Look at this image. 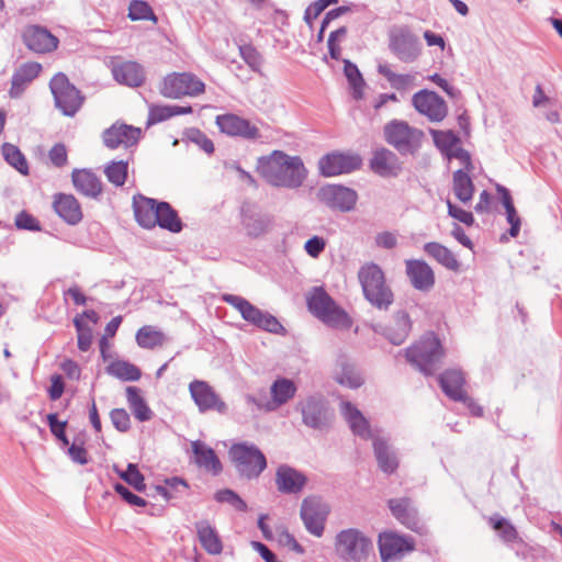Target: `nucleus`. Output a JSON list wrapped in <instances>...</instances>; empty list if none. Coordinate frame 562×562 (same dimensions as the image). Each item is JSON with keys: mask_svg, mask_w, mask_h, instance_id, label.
<instances>
[{"mask_svg": "<svg viewBox=\"0 0 562 562\" xmlns=\"http://www.w3.org/2000/svg\"><path fill=\"white\" fill-rule=\"evenodd\" d=\"M172 117V105H151L147 124H156Z\"/></svg>", "mask_w": 562, "mask_h": 562, "instance_id": "bf43d9fd", "label": "nucleus"}, {"mask_svg": "<svg viewBox=\"0 0 562 562\" xmlns=\"http://www.w3.org/2000/svg\"><path fill=\"white\" fill-rule=\"evenodd\" d=\"M188 138L196 144L201 149H203L207 154H212L214 151L213 142L200 130L191 128L188 131Z\"/></svg>", "mask_w": 562, "mask_h": 562, "instance_id": "052dcab7", "label": "nucleus"}, {"mask_svg": "<svg viewBox=\"0 0 562 562\" xmlns=\"http://www.w3.org/2000/svg\"><path fill=\"white\" fill-rule=\"evenodd\" d=\"M297 391L295 383L286 378L277 379L270 386L271 400L266 401V412H273L292 400Z\"/></svg>", "mask_w": 562, "mask_h": 562, "instance_id": "393cba45", "label": "nucleus"}, {"mask_svg": "<svg viewBox=\"0 0 562 562\" xmlns=\"http://www.w3.org/2000/svg\"><path fill=\"white\" fill-rule=\"evenodd\" d=\"M373 450L381 471L387 474L396 471L398 468V459L396 452L389 445L387 439L374 437Z\"/></svg>", "mask_w": 562, "mask_h": 562, "instance_id": "2f4dec72", "label": "nucleus"}, {"mask_svg": "<svg viewBox=\"0 0 562 562\" xmlns=\"http://www.w3.org/2000/svg\"><path fill=\"white\" fill-rule=\"evenodd\" d=\"M55 105L64 115L74 116L82 105L83 97L80 91L69 82L66 75L59 72L49 82Z\"/></svg>", "mask_w": 562, "mask_h": 562, "instance_id": "1a4fd4ad", "label": "nucleus"}, {"mask_svg": "<svg viewBox=\"0 0 562 562\" xmlns=\"http://www.w3.org/2000/svg\"><path fill=\"white\" fill-rule=\"evenodd\" d=\"M201 547L211 555H218L223 551L222 539L214 526L206 519L194 525Z\"/></svg>", "mask_w": 562, "mask_h": 562, "instance_id": "cd10ccee", "label": "nucleus"}, {"mask_svg": "<svg viewBox=\"0 0 562 562\" xmlns=\"http://www.w3.org/2000/svg\"><path fill=\"white\" fill-rule=\"evenodd\" d=\"M430 134L436 146L447 155L451 149H453L459 143L458 136L451 131H436L431 130Z\"/></svg>", "mask_w": 562, "mask_h": 562, "instance_id": "603ef678", "label": "nucleus"}, {"mask_svg": "<svg viewBox=\"0 0 562 562\" xmlns=\"http://www.w3.org/2000/svg\"><path fill=\"white\" fill-rule=\"evenodd\" d=\"M194 461L200 467L214 475L222 471V464L214 450L203 441L196 440L191 443Z\"/></svg>", "mask_w": 562, "mask_h": 562, "instance_id": "473e14b6", "label": "nucleus"}, {"mask_svg": "<svg viewBox=\"0 0 562 562\" xmlns=\"http://www.w3.org/2000/svg\"><path fill=\"white\" fill-rule=\"evenodd\" d=\"M239 53L245 63L254 70L260 71L262 65L261 55L251 45H243L239 47Z\"/></svg>", "mask_w": 562, "mask_h": 562, "instance_id": "4d7b16f0", "label": "nucleus"}, {"mask_svg": "<svg viewBox=\"0 0 562 562\" xmlns=\"http://www.w3.org/2000/svg\"><path fill=\"white\" fill-rule=\"evenodd\" d=\"M310 311L333 328L348 329L352 321L335 301L322 289L315 288L307 297Z\"/></svg>", "mask_w": 562, "mask_h": 562, "instance_id": "20e7f679", "label": "nucleus"}, {"mask_svg": "<svg viewBox=\"0 0 562 562\" xmlns=\"http://www.w3.org/2000/svg\"><path fill=\"white\" fill-rule=\"evenodd\" d=\"M23 41L29 49L35 53H49L57 48L58 38L47 29L30 25L23 31Z\"/></svg>", "mask_w": 562, "mask_h": 562, "instance_id": "412c9836", "label": "nucleus"}, {"mask_svg": "<svg viewBox=\"0 0 562 562\" xmlns=\"http://www.w3.org/2000/svg\"><path fill=\"white\" fill-rule=\"evenodd\" d=\"M114 79L128 87H138L145 80L143 67L135 61H124L112 68Z\"/></svg>", "mask_w": 562, "mask_h": 562, "instance_id": "7c9ffc66", "label": "nucleus"}, {"mask_svg": "<svg viewBox=\"0 0 562 562\" xmlns=\"http://www.w3.org/2000/svg\"><path fill=\"white\" fill-rule=\"evenodd\" d=\"M106 371L109 374L123 381H137L142 374L136 366L121 360L110 363Z\"/></svg>", "mask_w": 562, "mask_h": 562, "instance_id": "de8ad7c7", "label": "nucleus"}, {"mask_svg": "<svg viewBox=\"0 0 562 562\" xmlns=\"http://www.w3.org/2000/svg\"><path fill=\"white\" fill-rule=\"evenodd\" d=\"M127 161H111L105 167L104 173L112 184L121 187L125 183L127 177Z\"/></svg>", "mask_w": 562, "mask_h": 562, "instance_id": "8fccbe9b", "label": "nucleus"}, {"mask_svg": "<svg viewBox=\"0 0 562 562\" xmlns=\"http://www.w3.org/2000/svg\"><path fill=\"white\" fill-rule=\"evenodd\" d=\"M339 367L340 370L336 372V380L339 384L357 389L363 383L360 372L352 363L341 360Z\"/></svg>", "mask_w": 562, "mask_h": 562, "instance_id": "c03bdc74", "label": "nucleus"}, {"mask_svg": "<svg viewBox=\"0 0 562 562\" xmlns=\"http://www.w3.org/2000/svg\"><path fill=\"white\" fill-rule=\"evenodd\" d=\"M345 67L344 72L348 79V82L352 89V95L355 99H361L363 97V88L366 82L358 69V67L349 60H344Z\"/></svg>", "mask_w": 562, "mask_h": 562, "instance_id": "09e8293b", "label": "nucleus"}, {"mask_svg": "<svg viewBox=\"0 0 562 562\" xmlns=\"http://www.w3.org/2000/svg\"><path fill=\"white\" fill-rule=\"evenodd\" d=\"M317 196L328 207L340 212L353 210L358 200V194L353 189L338 184L322 187L318 190Z\"/></svg>", "mask_w": 562, "mask_h": 562, "instance_id": "4468645a", "label": "nucleus"}, {"mask_svg": "<svg viewBox=\"0 0 562 562\" xmlns=\"http://www.w3.org/2000/svg\"><path fill=\"white\" fill-rule=\"evenodd\" d=\"M74 324H75V327H76L77 334H78V348L81 351L89 350L91 342H92L91 329L89 327H86L79 317H76L74 319Z\"/></svg>", "mask_w": 562, "mask_h": 562, "instance_id": "13d9d810", "label": "nucleus"}, {"mask_svg": "<svg viewBox=\"0 0 562 562\" xmlns=\"http://www.w3.org/2000/svg\"><path fill=\"white\" fill-rule=\"evenodd\" d=\"M502 201H503V205L506 210L507 222L510 224L509 235L512 237H516L519 234L521 222H520V217L518 216L516 209L513 204L512 196H510L509 192L505 189H504V194H503Z\"/></svg>", "mask_w": 562, "mask_h": 562, "instance_id": "3c124183", "label": "nucleus"}, {"mask_svg": "<svg viewBox=\"0 0 562 562\" xmlns=\"http://www.w3.org/2000/svg\"><path fill=\"white\" fill-rule=\"evenodd\" d=\"M366 299L375 307L386 310L393 303V293L386 285L382 269L375 263L362 266L358 272Z\"/></svg>", "mask_w": 562, "mask_h": 562, "instance_id": "7ed1b4c3", "label": "nucleus"}, {"mask_svg": "<svg viewBox=\"0 0 562 562\" xmlns=\"http://www.w3.org/2000/svg\"><path fill=\"white\" fill-rule=\"evenodd\" d=\"M296 409L302 415V422L305 426L323 430L330 423V414L327 403L318 396H308L300 401Z\"/></svg>", "mask_w": 562, "mask_h": 562, "instance_id": "ddd939ff", "label": "nucleus"}, {"mask_svg": "<svg viewBox=\"0 0 562 562\" xmlns=\"http://www.w3.org/2000/svg\"><path fill=\"white\" fill-rule=\"evenodd\" d=\"M111 422L119 431H126L130 429L131 419L127 412L123 408H115L110 413Z\"/></svg>", "mask_w": 562, "mask_h": 562, "instance_id": "e2e57ef3", "label": "nucleus"}, {"mask_svg": "<svg viewBox=\"0 0 562 562\" xmlns=\"http://www.w3.org/2000/svg\"><path fill=\"white\" fill-rule=\"evenodd\" d=\"M448 214L456 218L457 221L465 224L472 225L474 223V217L471 212H468L457 205H454L450 200H447Z\"/></svg>", "mask_w": 562, "mask_h": 562, "instance_id": "338daca9", "label": "nucleus"}, {"mask_svg": "<svg viewBox=\"0 0 562 562\" xmlns=\"http://www.w3.org/2000/svg\"><path fill=\"white\" fill-rule=\"evenodd\" d=\"M443 357L440 341L432 334L424 336L406 350L407 360L425 375L432 374Z\"/></svg>", "mask_w": 562, "mask_h": 562, "instance_id": "39448f33", "label": "nucleus"}, {"mask_svg": "<svg viewBox=\"0 0 562 562\" xmlns=\"http://www.w3.org/2000/svg\"><path fill=\"white\" fill-rule=\"evenodd\" d=\"M215 123L220 131L228 136L256 140L261 137L260 130L250 121L233 113L217 115Z\"/></svg>", "mask_w": 562, "mask_h": 562, "instance_id": "2eb2a0df", "label": "nucleus"}, {"mask_svg": "<svg viewBox=\"0 0 562 562\" xmlns=\"http://www.w3.org/2000/svg\"><path fill=\"white\" fill-rule=\"evenodd\" d=\"M306 476L289 465H280L276 473V484L281 493L295 494L303 490Z\"/></svg>", "mask_w": 562, "mask_h": 562, "instance_id": "a878e982", "label": "nucleus"}, {"mask_svg": "<svg viewBox=\"0 0 562 562\" xmlns=\"http://www.w3.org/2000/svg\"><path fill=\"white\" fill-rule=\"evenodd\" d=\"M379 550L381 559L387 562L413 551L414 541L409 537L400 536L392 531L383 532L379 536Z\"/></svg>", "mask_w": 562, "mask_h": 562, "instance_id": "aec40b11", "label": "nucleus"}, {"mask_svg": "<svg viewBox=\"0 0 562 562\" xmlns=\"http://www.w3.org/2000/svg\"><path fill=\"white\" fill-rule=\"evenodd\" d=\"M406 274L412 285L419 291L427 292L435 284V273L424 260L409 259L405 261Z\"/></svg>", "mask_w": 562, "mask_h": 562, "instance_id": "4be33fe9", "label": "nucleus"}, {"mask_svg": "<svg viewBox=\"0 0 562 562\" xmlns=\"http://www.w3.org/2000/svg\"><path fill=\"white\" fill-rule=\"evenodd\" d=\"M379 74L384 76L391 87L396 90H406L414 86L415 76L411 74H396L391 70L389 65L383 64L378 67Z\"/></svg>", "mask_w": 562, "mask_h": 562, "instance_id": "49530a36", "label": "nucleus"}, {"mask_svg": "<svg viewBox=\"0 0 562 562\" xmlns=\"http://www.w3.org/2000/svg\"><path fill=\"white\" fill-rule=\"evenodd\" d=\"M229 456L238 474L248 480L258 477L267 468L265 454L251 443H236L229 449Z\"/></svg>", "mask_w": 562, "mask_h": 562, "instance_id": "423d86ee", "label": "nucleus"}, {"mask_svg": "<svg viewBox=\"0 0 562 562\" xmlns=\"http://www.w3.org/2000/svg\"><path fill=\"white\" fill-rule=\"evenodd\" d=\"M338 0H317L310 4L305 10L304 20L311 24L329 4L337 3Z\"/></svg>", "mask_w": 562, "mask_h": 562, "instance_id": "0e129e2a", "label": "nucleus"}, {"mask_svg": "<svg viewBox=\"0 0 562 562\" xmlns=\"http://www.w3.org/2000/svg\"><path fill=\"white\" fill-rule=\"evenodd\" d=\"M424 251L449 270L457 271L460 267L452 251L439 243L431 241L425 244Z\"/></svg>", "mask_w": 562, "mask_h": 562, "instance_id": "58836bf2", "label": "nucleus"}, {"mask_svg": "<svg viewBox=\"0 0 562 562\" xmlns=\"http://www.w3.org/2000/svg\"><path fill=\"white\" fill-rule=\"evenodd\" d=\"M205 89L204 83L191 72H172L167 75L159 87V92L169 99L195 97Z\"/></svg>", "mask_w": 562, "mask_h": 562, "instance_id": "9d476101", "label": "nucleus"}, {"mask_svg": "<svg viewBox=\"0 0 562 562\" xmlns=\"http://www.w3.org/2000/svg\"><path fill=\"white\" fill-rule=\"evenodd\" d=\"M361 166V158L355 154L330 153L318 160V169L324 177L349 173Z\"/></svg>", "mask_w": 562, "mask_h": 562, "instance_id": "dca6fc26", "label": "nucleus"}, {"mask_svg": "<svg viewBox=\"0 0 562 562\" xmlns=\"http://www.w3.org/2000/svg\"><path fill=\"white\" fill-rule=\"evenodd\" d=\"M4 160L21 175H29V165L25 156L21 150L13 144L4 143L1 148Z\"/></svg>", "mask_w": 562, "mask_h": 562, "instance_id": "a18cd8bd", "label": "nucleus"}, {"mask_svg": "<svg viewBox=\"0 0 562 562\" xmlns=\"http://www.w3.org/2000/svg\"><path fill=\"white\" fill-rule=\"evenodd\" d=\"M157 225L172 233H179L182 229V222L177 212L167 202H159L157 210Z\"/></svg>", "mask_w": 562, "mask_h": 562, "instance_id": "37998d69", "label": "nucleus"}, {"mask_svg": "<svg viewBox=\"0 0 562 562\" xmlns=\"http://www.w3.org/2000/svg\"><path fill=\"white\" fill-rule=\"evenodd\" d=\"M189 391L200 412L204 413L213 409L221 414L226 413V404L205 381H192L189 385Z\"/></svg>", "mask_w": 562, "mask_h": 562, "instance_id": "a211bd4d", "label": "nucleus"}, {"mask_svg": "<svg viewBox=\"0 0 562 562\" xmlns=\"http://www.w3.org/2000/svg\"><path fill=\"white\" fill-rule=\"evenodd\" d=\"M223 301L236 308L246 322L263 330L273 334H278L283 330L282 325L274 316L259 310L257 306L252 305L249 301L241 296L224 294Z\"/></svg>", "mask_w": 562, "mask_h": 562, "instance_id": "6e6552de", "label": "nucleus"}, {"mask_svg": "<svg viewBox=\"0 0 562 562\" xmlns=\"http://www.w3.org/2000/svg\"><path fill=\"white\" fill-rule=\"evenodd\" d=\"M412 102L416 111L431 121L440 122L447 115L446 102L436 92L422 90L413 95Z\"/></svg>", "mask_w": 562, "mask_h": 562, "instance_id": "6ab92c4d", "label": "nucleus"}, {"mask_svg": "<svg viewBox=\"0 0 562 562\" xmlns=\"http://www.w3.org/2000/svg\"><path fill=\"white\" fill-rule=\"evenodd\" d=\"M135 338L137 345L144 349L161 347L168 341V337L165 333L150 325L140 327Z\"/></svg>", "mask_w": 562, "mask_h": 562, "instance_id": "ea45409f", "label": "nucleus"}, {"mask_svg": "<svg viewBox=\"0 0 562 562\" xmlns=\"http://www.w3.org/2000/svg\"><path fill=\"white\" fill-rule=\"evenodd\" d=\"M259 175L272 187L299 189L307 178V169L300 156H291L282 150H273L258 159Z\"/></svg>", "mask_w": 562, "mask_h": 562, "instance_id": "f257e3e1", "label": "nucleus"}, {"mask_svg": "<svg viewBox=\"0 0 562 562\" xmlns=\"http://www.w3.org/2000/svg\"><path fill=\"white\" fill-rule=\"evenodd\" d=\"M159 202L144 195L133 198L134 215L137 223L145 228H153L157 225V210Z\"/></svg>", "mask_w": 562, "mask_h": 562, "instance_id": "bb28decb", "label": "nucleus"}, {"mask_svg": "<svg viewBox=\"0 0 562 562\" xmlns=\"http://www.w3.org/2000/svg\"><path fill=\"white\" fill-rule=\"evenodd\" d=\"M334 549L341 562H366L373 552V542L360 529L347 528L335 536Z\"/></svg>", "mask_w": 562, "mask_h": 562, "instance_id": "f03ea898", "label": "nucleus"}, {"mask_svg": "<svg viewBox=\"0 0 562 562\" xmlns=\"http://www.w3.org/2000/svg\"><path fill=\"white\" fill-rule=\"evenodd\" d=\"M142 137V130L124 123H114L102 133L103 144L110 149L135 146Z\"/></svg>", "mask_w": 562, "mask_h": 562, "instance_id": "f3484780", "label": "nucleus"}, {"mask_svg": "<svg viewBox=\"0 0 562 562\" xmlns=\"http://www.w3.org/2000/svg\"><path fill=\"white\" fill-rule=\"evenodd\" d=\"M464 376L460 370H446L439 375V384L447 396L454 401H465V392L462 389Z\"/></svg>", "mask_w": 562, "mask_h": 562, "instance_id": "c9c22d12", "label": "nucleus"}, {"mask_svg": "<svg viewBox=\"0 0 562 562\" xmlns=\"http://www.w3.org/2000/svg\"><path fill=\"white\" fill-rule=\"evenodd\" d=\"M47 422L52 434L59 439L65 446L69 443L68 438L65 434L67 422H58L56 414H48Z\"/></svg>", "mask_w": 562, "mask_h": 562, "instance_id": "680f3d73", "label": "nucleus"}, {"mask_svg": "<svg viewBox=\"0 0 562 562\" xmlns=\"http://www.w3.org/2000/svg\"><path fill=\"white\" fill-rule=\"evenodd\" d=\"M389 47L403 63L415 61L422 49L418 38L407 27H397L390 32Z\"/></svg>", "mask_w": 562, "mask_h": 562, "instance_id": "9b49d317", "label": "nucleus"}, {"mask_svg": "<svg viewBox=\"0 0 562 562\" xmlns=\"http://www.w3.org/2000/svg\"><path fill=\"white\" fill-rule=\"evenodd\" d=\"M340 409L353 435L364 440L372 439L373 441L374 437H380L379 435L373 434L367 418L351 403L342 402Z\"/></svg>", "mask_w": 562, "mask_h": 562, "instance_id": "b1692460", "label": "nucleus"}, {"mask_svg": "<svg viewBox=\"0 0 562 562\" xmlns=\"http://www.w3.org/2000/svg\"><path fill=\"white\" fill-rule=\"evenodd\" d=\"M241 223L247 235L251 237H259L268 233L272 226V220L269 215L251 207L243 209Z\"/></svg>", "mask_w": 562, "mask_h": 562, "instance_id": "c85d7f7f", "label": "nucleus"}, {"mask_svg": "<svg viewBox=\"0 0 562 562\" xmlns=\"http://www.w3.org/2000/svg\"><path fill=\"white\" fill-rule=\"evenodd\" d=\"M370 165L371 169L382 177L396 176L401 170L397 156L386 148L375 150Z\"/></svg>", "mask_w": 562, "mask_h": 562, "instance_id": "c756f323", "label": "nucleus"}, {"mask_svg": "<svg viewBox=\"0 0 562 562\" xmlns=\"http://www.w3.org/2000/svg\"><path fill=\"white\" fill-rule=\"evenodd\" d=\"M114 491L131 506L144 507L147 504L144 498L135 495L121 483L114 485Z\"/></svg>", "mask_w": 562, "mask_h": 562, "instance_id": "69168bd1", "label": "nucleus"}, {"mask_svg": "<svg viewBox=\"0 0 562 562\" xmlns=\"http://www.w3.org/2000/svg\"><path fill=\"white\" fill-rule=\"evenodd\" d=\"M215 501L218 503H227L233 506L236 510L246 512L247 504L239 497L233 490L224 488L220 490L214 495Z\"/></svg>", "mask_w": 562, "mask_h": 562, "instance_id": "6e6d98bb", "label": "nucleus"}, {"mask_svg": "<svg viewBox=\"0 0 562 562\" xmlns=\"http://www.w3.org/2000/svg\"><path fill=\"white\" fill-rule=\"evenodd\" d=\"M389 507L393 516L403 525L414 531H420L419 521L415 508L407 498L390 499Z\"/></svg>", "mask_w": 562, "mask_h": 562, "instance_id": "f704fd0d", "label": "nucleus"}, {"mask_svg": "<svg viewBox=\"0 0 562 562\" xmlns=\"http://www.w3.org/2000/svg\"><path fill=\"white\" fill-rule=\"evenodd\" d=\"M41 70L42 65L35 61L25 63L16 68L11 79L9 95L13 99L20 98Z\"/></svg>", "mask_w": 562, "mask_h": 562, "instance_id": "5701e85b", "label": "nucleus"}, {"mask_svg": "<svg viewBox=\"0 0 562 562\" xmlns=\"http://www.w3.org/2000/svg\"><path fill=\"white\" fill-rule=\"evenodd\" d=\"M490 524L498 532V536L506 542H512L517 538L515 527L505 518L495 515L490 517Z\"/></svg>", "mask_w": 562, "mask_h": 562, "instance_id": "864d4df0", "label": "nucleus"}, {"mask_svg": "<svg viewBox=\"0 0 562 562\" xmlns=\"http://www.w3.org/2000/svg\"><path fill=\"white\" fill-rule=\"evenodd\" d=\"M469 172L459 169L453 172L452 177V191L456 198L463 204L471 202L474 194V184Z\"/></svg>", "mask_w": 562, "mask_h": 562, "instance_id": "4c0bfd02", "label": "nucleus"}, {"mask_svg": "<svg viewBox=\"0 0 562 562\" xmlns=\"http://www.w3.org/2000/svg\"><path fill=\"white\" fill-rule=\"evenodd\" d=\"M72 183L80 193L95 198L102 191L100 179L89 170H75L72 172Z\"/></svg>", "mask_w": 562, "mask_h": 562, "instance_id": "e433bc0d", "label": "nucleus"}, {"mask_svg": "<svg viewBox=\"0 0 562 562\" xmlns=\"http://www.w3.org/2000/svg\"><path fill=\"white\" fill-rule=\"evenodd\" d=\"M394 326L387 329L386 337L393 345H401L405 341L411 331L408 314L404 311H398L394 315Z\"/></svg>", "mask_w": 562, "mask_h": 562, "instance_id": "79ce46f5", "label": "nucleus"}, {"mask_svg": "<svg viewBox=\"0 0 562 562\" xmlns=\"http://www.w3.org/2000/svg\"><path fill=\"white\" fill-rule=\"evenodd\" d=\"M128 18L133 21L150 20L157 22V18L150 5L145 1L134 0L128 7Z\"/></svg>", "mask_w": 562, "mask_h": 562, "instance_id": "5fc2aeb1", "label": "nucleus"}, {"mask_svg": "<svg viewBox=\"0 0 562 562\" xmlns=\"http://www.w3.org/2000/svg\"><path fill=\"white\" fill-rule=\"evenodd\" d=\"M54 209L70 225L79 223L82 218L81 207L74 195L57 194L54 200Z\"/></svg>", "mask_w": 562, "mask_h": 562, "instance_id": "72a5a7b5", "label": "nucleus"}, {"mask_svg": "<svg viewBox=\"0 0 562 562\" xmlns=\"http://www.w3.org/2000/svg\"><path fill=\"white\" fill-rule=\"evenodd\" d=\"M127 403L136 419L147 422L153 417V412L140 395V390L136 386L126 387Z\"/></svg>", "mask_w": 562, "mask_h": 562, "instance_id": "a19ab883", "label": "nucleus"}, {"mask_svg": "<svg viewBox=\"0 0 562 562\" xmlns=\"http://www.w3.org/2000/svg\"><path fill=\"white\" fill-rule=\"evenodd\" d=\"M300 514L306 530L315 537H322L329 506L319 497H306L302 502Z\"/></svg>", "mask_w": 562, "mask_h": 562, "instance_id": "f8f14e48", "label": "nucleus"}, {"mask_svg": "<svg viewBox=\"0 0 562 562\" xmlns=\"http://www.w3.org/2000/svg\"><path fill=\"white\" fill-rule=\"evenodd\" d=\"M326 241L323 237L319 236H313L308 240H306L304 245V250L310 255L312 258H317L325 249Z\"/></svg>", "mask_w": 562, "mask_h": 562, "instance_id": "774afa93", "label": "nucleus"}, {"mask_svg": "<svg viewBox=\"0 0 562 562\" xmlns=\"http://www.w3.org/2000/svg\"><path fill=\"white\" fill-rule=\"evenodd\" d=\"M385 140L400 154H414L420 147L424 133L404 121L393 120L384 126Z\"/></svg>", "mask_w": 562, "mask_h": 562, "instance_id": "0eeeda50", "label": "nucleus"}]
</instances>
